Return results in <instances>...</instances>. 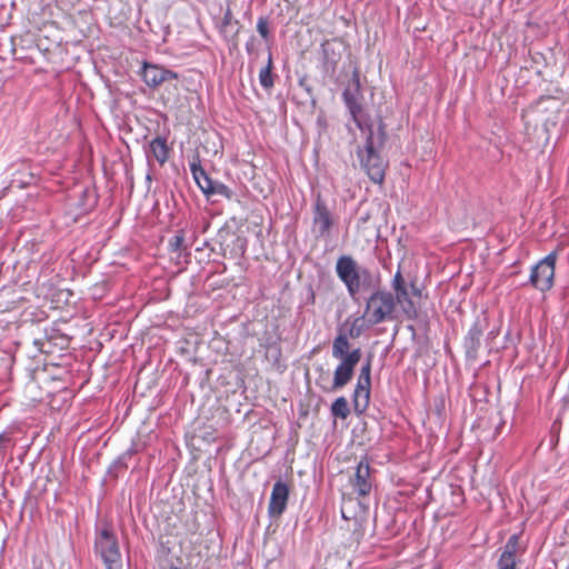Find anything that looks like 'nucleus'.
Wrapping results in <instances>:
<instances>
[{
  "instance_id": "f257e3e1",
  "label": "nucleus",
  "mask_w": 569,
  "mask_h": 569,
  "mask_svg": "<svg viewBox=\"0 0 569 569\" xmlns=\"http://www.w3.org/2000/svg\"><path fill=\"white\" fill-rule=\"evenodd\" d=\"M348 336L339 333L332 342V357L339 360L333 371L332 385L328 391H337L345 388L353 378L355 369L361 360V349H350Z\"/></svg>"
},
{
  "instance_id": "f03ea898",
  "label": "nucleus",
  "mask_w": 569,
  "mask_h": 569,
  "mask_svg": "<svg viewBox=\"0 0 569 569\" xmlns=\"http://www.w3.org/2000/svg\"><path fill=\"white\" fill-rule=\"evenodd\" d=\"M366 143L363 148H358L357 154L361 167L367 172L370 180L375 183H381L385 179L387 163L380 154V149L385 143L383 124L378 126L377 133L372 128L366 132Z\"/></svg>"
},
{
  "instance_id": "7ed1b4c3",
  "label": "nucleus",
  "mask_w": 569,
  "mask_h": 569,
  "mask_svg": "<svg viewBox=\"0 0 569 569\" xmlns=\"http://www.w3.org/2000/svg\"><path fill=\"white\" fill-rule=\"evenodd\" d=\"M336 272L352 299H356L361 291L377 289L380 286L379 279L373 277L368 268L359 266L350 256H341L337 260Z\"/></svg>"
},
{
  "instance_id": "20e7f679",
  "label": "nucleus",
  "mask_w": 569,
  "mask_h": 569,
  "mask_svg": "<svg viewBox=\"0 0 569 569\" xmlns=\"http://www.w3.org/2000/svg\"><path fill=\"white\" fill-rule=\"evenodd\" d=\"M366 301L363 317L370 326H375L392 318L396 300L390 291L373 289Z\"/></svg>"
},
{
  "instance_id": "39448f33",
  "label": "nucleus",
  "mask_w": 569,
  "mask_h": 569,
  "mask_svg": "<svg viewBox=\"0 0 569 569\" xmlns=\"http://www.w3.org/2000/svg\"><path fill=\"white\" fill-rule=\"evenodd\" d=\"M94 551L107 569H121V552L113 530L104 526L94 539Z\"/></svg>"
},
{
  "instance_id": "423d86ee",
  "label": "nucleus",
  "mask_w": 569,
  "mask_h": 569,
  "mask_svg": "<svg viewBox=\"0 0 569 569\" xmlns=\"http://www.w3.org/2000/svg\"><path fill=\"white\" fill-rule=\"evenodd\" d=\"M391 288L395 291V300L396 305H400L403 312L410 317L415 318L417 316V308L415 302L412 301L413 297H421V289L416 284L415 281H411L409 284L406 282L402 273L398 270L392 280Z\"/></svg>"
},
{
  "instance_id": "0eeeda50",
  "label": "nucleus",
  "mask_w": 569,
  "mask_h": 569,
  "mask_svg": "<svg viewBox=\"0 0 569 569\" xmlns=\"http://www.w3.org/2000/svg\"><path fill=\"white\" fill-rule=\"evenodd\" d=\"M556 260V252H550L531 269L529 281L536 289L542 292L551 289L553 286Z\"/></svg>"
},
{
  "instance_id": "6e6552de",
  "label": "nucleus",
  "mask_w": 569,
  "mask_h": 569,
  "mask_svg": "<svg viewBox=\"0 0 569 569\" xmlns=\"http://www.w3.org/2000/svg\"><path fill=\"white\" fill-rule=\"evenodd\" d=\"M336 220L320 194L317 196L312 208V232L317 238L327 239L330 237Z\"/></svg>"
},
{
  "instance_id": "1a4fd4ad",
  "label": "nucleus",
  "mask_w": 569,
  "mask_h": 569,
  "mask_svg": "<svg viewBox=\"0 0 569 569\" xmlns=\"http://www.w3.org/2000/svg\"><path fill=\"white\" fill-rule=\"evenodd\" d=\"M371 389V363L368 360L362 365L357 385L353 391L355 411L362 413L369 406Z\"/></svg>"
},
{
  "instance_id": "9d476101",
  "label": "nucleus",
  "mask_w": 569,
  "mask_h": 569,
  "mask_svg": "<svg viewBox=\"0 0 569 569\" xmlns=\"http://www.w3.org/2000/svg\"><path fill=\"white\" fill-rule=\"evenodd\" d=\"M343 51L345 43L340 39L325 40L321 43V66L327 76H335Z\"/></svg>"
},
{
  "instance_id": "9b49d317",
  "label": "nucleus",
  "mask_w": 569,
  "mask_h": 569,
  "mask_svg": "<svg viewBox=\"0 0 569 569\" xmlns=\"http://www.w3.org/2000/svg\"><path fill=\"white\" fill-rule=\"evenodd\" d=\"M349 485L352 488V492L358 497H367L370 495L373 479L371 477L370 465L366 458L360 460L355 468L353 473L349 477Z\"/></svg>"
},
{
  "instance_id": "f8f14e48",
  "label": "nucleus",
  "mask_w": 569,
  "mask_h": 569,
  "mask_svg": "<svg viewBox=\"0 0 569 569\" xmlns=\"http://www.w3.org/2000/svg\"><path fill=\"white\" fill-rule=\"evenodd\" d=\"M140 74L150 88H158L163 82L178 78L176 72L148 62H143Z\"/></svg>"
},
{
  "instance_id": "ddd939ff",
  "label": "nucleus",
  "mask_w": 569,
  "mask_h": 569,
  "mask_svg": "<svg viewBox=\"0 0 569 569\" xmlns=\"http://www.w3.org/2000/svg\"><path fill=\"white\" fill-rule=\"evenodd\" d=\"M289 497V488L282 481H277L273 485L268 512L271 517H280L286 510Z\"/></svg>"
},
{
  "instance_id": "4468645a",
  "label": "nucleus",
  "mask_w": 569,
  "mask_h": 569,
  "mask_svg": "<svg viewBox=\"0 0 569 569\" xmlns=\"http://www.w3.org/2000/svg\"><path fill=\"white\" fill-rule=\"evenodd\" d=\"M219 31L227 41H231L233 43L237 42L240 26L239 21L233 20V14L230 8H228L223 13Z\"/></svg>"
},
{
  "instance_id": "2eb2a0df",
  "label": "nucleus",
  "mask_w": 569,
  "mask_h": 569,
  "mask_svg": "<svg viewBox=\"0 0 569 569\" xmlns=\"http://www.w3.org/2000/svg\"><path fill=\"white\" fill-rule=\"evenodd\" d=\"M343 99L357 127L362 132H366L367 130H369V128H372V126L369 124L365 119L361 106L357 102L355 97L348 90L343 92Z\"/></svg>"
},
{
  "instance_id": "dca6fc26",
  "label": "nucleus",
  "mask_w": 569,
  "mask_h": 569,
  "mask_svg": "<svg viewBox=\"0 0 569 569\" xmlns=\"http://www.w3.org/2000/svg\"><path fill=\"white\" fill-rule=\"evenodd\" d=\"M190 170L198 187L207 197H210V191H212L214 180L207 174L199 162H191Z\"/></svg>"
},
{
  "instance_id": "f3484780",
  "label": "nucleus",
  "mask_w": 569,
  "mask_h": 569,
  "mask_svg": "<svg viewBox=\"0 0 569 569\" xmlns=\"http://www.w3.org/2000/svg\"><path fill=\"white\" fill-rule=\"evenodd\" d=\"M482 337V330L480 327L475 323L468 331V335L465 338V348L466 353L469 358H476L478 350L480 348V341Z\"/></svg>"
},
{
  "instance_id": "a211bd4d",
  "label": "nucleus",
  "mask_w": 569,
  "mask_h": 569,
  "mask_svg": "<svg viewBox=\"0 0 569 569\" xmlns=\"http://www.w3.org/2000/svg\"><path fill=\"white\" fill-rule=\"evenodd\" d=\"M148 157H153L160 164L166 163L169 158V148L167 140L162 137H156L149 143Z\"/></svg>"
},
{
  "instance_id": "6ab92c4d",
  "label": "nucleus",
  "mask_w": 569,
  "mask_h": 569,
  "mask_svg": "<svg viewBox=\"0 0 569 569\" xmlns=\"http://www.w3.org/2000/svg\"><path fill=\"white\" fill-rule=\"evenodd\" d=\"M259 82L263 89H271L274 84L272 76V54L269 52L267 66L259 72Z\"/></svg>"
},
{
  "instance_id": "aec40b11",
  "label": "nucleus",
  "mask_w": 569,
  "mask_h": 569,
  "mask_svg": "<svg viewBox=\"0 0 569 569\" xmlns=\"http://www.w3.org/2000/svg\"><path fill=\"white\" fill-rule=\"evenodd\" d=\"M331 415L336 418L346 419L350 415L348 401L345 397L337 398L330 408Z\"/></svg>"
},
{
  "instance_id": "412c9836",
  "label": "nucleus",
  "mask_w": 569,
  "mask_h": 569,
  "mask_svg": "<svg viewBox=\"0 0 569 569\" xmlns=\"http://www.w3.org/2000/svg\"><path fill=\"white\" fill-rule=\"evenodd\" d=\"M519 547V537L517 535H512L503 547V551L500 558H508V560H516V553Z\"/></svg>"
},
{
  "instance_id": "4be33fe9",
  "label": "nucleus",
  "mask_w": 569,
  "mask_h": 569,
  "mask_svg": "<svg viewBox=\"0 0 569 569\" xmlns=\"http://www.w3.org/2000/svg\"><path fill=\"white\" fill-rule=\"evenodd\" d=\"M366 320V317H358V318H355L352 319V321H347L346 325L349 323V328H348V331H347V336L348 338H358L361 336V333L363 332L365 330V322Z\"/></svg>"
},
{
  "instance_id": "5701e85b",
  "label": "nucleus",
  "mask_w": 569,
  "mask_h": 569,
  "mask_svg": "<svg viewBox=\"0 0 569 569\" xmlns=\"http://www.w3.org/2000/svg\"><path fill=\"white\" fill-rule=\"evenodd\" d=\"M219 194L227 199H231L233 197L232 190L227 187L224 183L219 181H213L212 191H210V196Z\"/></svg>"
},
{
  "instance_id": "b1692460",
  "label": "nucleus",
  "mask_w": 569,
  "mask_h": 569,
  "mask_svg": "<svg viewBox=\"0 0 569 569\" xmlns=\"http://www.w3.org/2000/svg\"><path fill=\"white\" fill-rule=\"evenodd\" d=\"M257 31L259 32V34L263 38V39H267L268 36H269V26H268V20L267 18L264 17H260L258 19V22H257Z\"/></svg>"
},
{
  "instance_id": "393cba45",
  "label": "nucleus",
  "mask_w": 569,
  "mask_h": 569,
  "mask_svg": "<svg viewBox=\"0 0 569 569\" xmlns=\"http://www.w3.org/2000/svg\"><path fill=\"white\" fill-rule=\"evenodd\" d=\"M497 569H516V560L499 558Z\"/></svg>"
},
{
  "instance_id": "a878e982",
  "label": "nucleus",
  "mask_w": 569,
  "mask_h": 569,
  "mask_svg": "<svg viewBox=\"0 0 569 569\" xmlns=\"http://www.w3.org/2000/svg\"><path fill=\"white\" fill-rule=\"evenodd\" d=\"M257 40L254 37H251L246 43V51L249 56L257 54Z\"/></svg>"
},
{
  "instance_id": "bb28decb",
  "label": "nucleus",
  "mask_w": 569,
  "mask_h": 569,
  "mask_svg": "<svg viewBox=\"0 0 569 569\" xmlns=\"http://www.w3.org/2000/svg\"><path fill=\"white\" fill-rule=\"evenodd\" d=\"M183 243V236L181 234H176L169 242L171 249L173 251H177L180 249V247L182 246Z\"/></svg>"
},
{
  "instance_id": "cd10ccee",
  "label": "nucleus",
  "mask_w": 569,
  "mask_h": 569,
  "mask_svg": "<svg viewBox=\"0 0 569 569\" xmlns=\"http://www.w3.org/2000/svg\"><path fill=\"white\" fill-rule=\"evenodd\" d=\"M9 441V437L6 433H0V452L4 450L6 443Z\"/></svg>"
},
{
  "instance_id": "c85d7f7f",
  "label": "nucleus",
  "mask_w": 569,
  "mask_h": 569,
  "mask_svg": "<svg viewBox=\"0 0 569 569\" xmlns=\"http://www.w3.org/2000/svg\"><path fill=\"white\" fill-rule=\"evenodd\" d=\"M432 569H439V568L435 567V568H432Z\"/></svg>"
}]
</instances>
